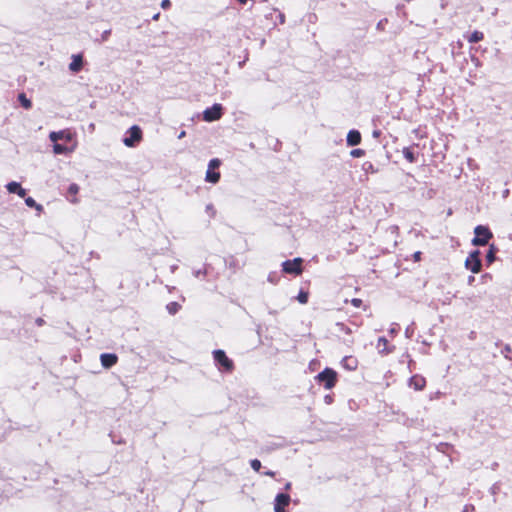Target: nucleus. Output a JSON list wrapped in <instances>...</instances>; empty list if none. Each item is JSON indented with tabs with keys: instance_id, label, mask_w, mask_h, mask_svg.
Masks as SVG:
<instances>
[{
	"instance_id": "obj_21",
	"label": "nucleus",
	"mask_w": 512,
	"mask_h": 512,
	"mask_svg": "<svg viewBox=\"0 0 512 512\" xmlns=\"http://www.w3.org/2000/svg\"><path fill=\"white\" fill-rule=\"evenodd\" d=\"M181 306L177 302H170L167 304L166 309L169 314L174 315L180 310Z\"/></svg>"
},
{
	"instance_id": "obj_8",
	"label": "nucleus",
	"mask_w": 512,
	"mask_h": 512,
	"mask_svg": "<svg viewBox=\"0 0 512 512\" xmlns=\"http://www.w3.org/2000/svg\"><path fill=\"white\" fill-rule=\"evenodd\" d=\"M291 501L290 495L286 493H278L274 501V512H287L285 507L289 505Z\"/></svg>"
},
{
	"instance_id": "obj_42",
	"label": "nucleus",
	"mask_w": 512,
	"mask_h": 512,
	"mask_svg": "<svg viewBox=\"0 0 512 512\" xmlns=\"http://www.w3.org/2000/svg\"><path fill=\"white\" fill-rule=\"evenodd\" d=\"M325 402L330 404L332 402V397L329 395L325 396Z\"/></svg>"
},
{
	"instance_id": "obj_29",
	"label": "nucleus",
	"mask_w": 512,
	"mask_h": 512,
	"mask_svg": "<svg viewBox=\"0 0 512 512\" xmlns=\"http://www.w3.org/2000/svg\"><path fill=\"white\" fill-rule=\"evenodd\" d=\"M79 192V186L75 183H72L68 187V193L72 195H76Z\"/></svg>"
},
{
	"instance_id": "obj_6",
	"label": "nucleus",
	"mask_w": 512,
	"mask_h": 512,
	"mask_svg": "<svg viewBox=\"0 0 512 512\" xmlns=\"http://www.w3.org/2000/svg\"><path fill=\"white\" fill-rule=\"evenodd\" d=\"M213 357H214V361L216 362V364L218 366H220L223 370L231 371L233 369L232 360H230L227 357L226 353L223 350H221V349L214 350Z\"/></svg>"
},
{
	"instance_id": "obj_44",
	"label": "nucleus",
	"mask_w": 512,
	"mask_h": 512,
	"mask_svg": "<svg viewBox=\"0 0 512 512\" xmlns=\"http://www.w3.org/2000/svg\"><path fill=\"white\" fill-rule=\"evenodd\" d=\"M159 16H160V14H159V13H156L155 15H153L152 19H153V20H158V19H159Z\"/></svg>"
},
{
	"instance_id": "obj_25",
	"label": "nucleus",
	"mask_w": 512,
	"mask_h": 512,
	"mask_svg": "<svg viewBox=\"0 0 512 512\" xmlns=\"http://www.w3.org/2000/svg\"><path fill=\"white\" fill-rule=\"evenodd\" d=\"M250 466L256 472H259L262 467L261 462L258 459H252L250 461Z\"/></svg>"
},
{
	"instance_id": "obj_27",
	"label": "nucleus",
	"mask_w": 512,
	"mask_h": 512,
	"mask_svg": "<svg viewBox=\"0 0 512 512\" xmlns=\"http://www.w3.org/2000/svg\"><path fill=\"white\" fill-rule=\"evenodd\" d=\"M364 154H365V151H364L363 149H360V148L353 149V150L350 152V155H351L353 158H360V157H362Z\"/></svg>"
},
{
	"instance_id": "obj_10",
	"label": "nucleus",
	"mask_w": 512,
	"mask_h": 512,
	"mask_svg": "<svg viewBox=\"0 0 512 512\" xmlns=\"http://www.w3.org/2000/svg\"><path fill=\"white\" fill-rule=\"evenodd\" d=\"M362 137L361 133L356 130L352 129L348 132L346 142L348 146H357L361 143Z\"/></svg>"
},
{
	"instance_id": "obj_4",
	"label": "nucleus",
	"mask_w": 512,
	"mask_h": 512,
	"mask_svg": "<svg viewBox=\"0 0 512 512\" xmlns=\"http://www.w3.org/2000/svg\"><path fill=\"white\" fill-rule=\"evenodd\" d=\"M480 255L481 253L479 250H474L469 254L465 261V267L473 273H479L481 271L482 263Z\"/></svg>"
},
{
	"instance_id": "obj_43",
	"label": "nucleus",
	"mask_w": 512,
	"mask_h": 512,
	"mask_svg": "<svg viewBox=\"0 0 512 512\" xmlns=\"http://www.w3.org/2000/svg\"><path fill=\"white\" fill-rule=\"evenodd\" d=\"M491 493H492V494H496V493H497V486H496V485H493V486L491 487Z\"/></svg>"
},
{
	"instance_id": "obj_32",
	"label": "nucleus",
	"mask_w": 512,
	"mask_h": 512,
	"mask_svg": "<svg viewBox=\"0 0 512 512\" xmlns=\"http://www.w3.org/2000/svg\"><path fill=\"white\" fill-rule=\"evenodd\" d=\"M351 303L354 307H360L362 305V300L359 298H354L351 300Z\"/></svg>"
},
{
	"instance_id": "obj_14",
	"label": "nucleus",
	"mask_w": 512,
	"mask_h": 512,
	"mask_svg": "<svg viewBox=\"0 0 512 512\" xmlns=\"http://www.w3.org/2000/svg\"><path fill=\"white\" fill-rule=\"evenodd\" d=\"M388 340L385 337L378 338L377 341V349L381 354H388L391 352L390 349L387 348Z\"/></svg>"
},
{
	"instance_id": "obj_31",
	"label": "nucleus",
	"mask_w": 512,
	"mask_h": 512,
	"mask_svg": "<svg viewBox=\"0 0 512 512\" xmlns=\"http://www.w3.org/2000/svg\"><path fill=\"white\" fill-rule=\"evenodd\" d=\"M110 34H111V30H110V29L105 30V31L102 33V35H101V40H102V41H106V40H108V38H109Z\"/></svg>"
},
{
	"instance_id": "obj_11",
	"label": "nucleus",
	"mask_w": 512,
	"mask_h": 512,
	"mask_svg": "<svg viewBox=\"0 0 512 512\" xmlns=\"http://www.w3.org/2000/svg\"><path fill=\"white\" fill-rule=\"evenodd\" d=\"M6 189L9 193L17 194L19 197H25L26 190L21 187L20 183L12 181L6 185Z\"/></svg>"
},
{
	"instance_id": "obj_30",
	"label": "nucleus",
	"mask_w": 512,
	"mask_h": 512,
	"mask_svg": "<svg viewBox=\"0 0 512 512\" xmlns=\"http://www.w3.org/2000/svg\"><path fill=\"white\" fill-rule=\"evenodd\" d=\"M511 352V347L509 344L504 345L501 350V354L504 355L505 358H509L508 354Z\"/></svg>"
},
{
	"instance_id": "obj_36",
	"label": "nucleus",
	"mask_w": 512,
	"mask_h": 512,
	"mask_svg": "<svg viewBox=\"0 0 512 512\" xmlns=\"http://www.w3.org/2000/svg\"><path fill=\"white\" fill-rule=\"evenodd\" d=\"M193 274L195 277H200L201 275H205L206 271L205 270H196L193 272Z\"/></svg>"
},
{
	"instance_id": "obj_5",
	"label": "nucleus",
	"mask_w": 512,
	"mask_h": 512,
	"mask_svg": "<svg viewBox=\"0 0 512 512\" xmlns=\"http://www.w3.org/2000/svg\"><path fill=\"white\" fill-rule=\"evenodd\" d=\"M223 115V107L221 104L215 103L211 107L203 111V119L206 122L219 120Z\"/></svg>"
},
{
	"instance_id": "obj_2",
	"label": "nucleus",
	"mask_w": 512,
	"mask_h": 512,
	"mask_svg": "<svg viewBox=\"0 0 512 512\" xmlns=\"http://www.w3.org/2000/svg\"><path fill=\"white\" fill-rule=\"evenodd\" d=\"M475 237L472 239L474 246H484L488 244L489 240L493 237L492 232L487 226L478 225L474 229Z\"/></svg>"
},
{
	"instance_id": "obj_49",
	"label": "nucleus",
	"mask_w": 512,
	"mask_h": 512,
	"mask_svg": "<svg viewBox=\"0 0 512 512\" xmlns=\"http://www.w3.org/2000/svg\"><path fill=\"white\" fill-rule=\"evenodd\" d=\"M113 442L118 443V444L122 443V441H120V439H117V441L113 440Z\"/></svg>"
},
{
	"instance_id": "obj_38",
	"label": "nucleus",
	"mask_w": 512,
	"mask_h": 512,
	"mask_svg": "<svg viewBox=\"0 0 512 512\" xmlns=\"http://www.w3.org/2000/svg\"><path fill=\"white\" fill-rule=\"evenodd\" d=\"M35 323L37 326H42L44 324V320L42 318H37Z\"/></svg>"
},
{
	"instance_id": "obj_15",
	"label": "nucleus",
	"mask_w": 512,
	"mask_h": 512,
	"mask_svg": "<svg viewBox=\"0 0 512 512\" xmlns=\"http://www.w3.org/2000/svg\"><path fill=\"white\" fill-rule=\"evenodd\" d=\"M497 251L498 248L494 244H491L489 246V249L486 254V261L488 264H492L495 261Z\"/></svg>"
},
{
	"instance_id": "obj_50",
	"label": "nucleus",
	"mask_w": 512,
	"mask_h": 512,
	"mask_svg": "<svg viewBox=\"0 0 512 512\" xmlns=\"http://www.w3.org/2000/svg\"><path fill=\"white\" fill-rule=\"evenodd\" d=\"M268 280H269L270 282H273V277H271V275H270V276L268 277Z\"/></svg>"
},
{
	"instance_id": "obj_3",
	"label": "nucleus",
	"mask_w": 512,
	"mask_h": 512,
	"mask_svg": "<svg viewBox=\"0 0 512 512\" xmlns=\"http://www.w3.org/2000/svg\"><path fill=\"white\" fill-rule=\"evenodd\" d=\"M142 140V130L138 125L131 126L123 138L125 146L133 148Z\"/></svg>"
},
{
	"instance_id": "obj_13",
	"label": "nucleus",
	"mask_w": 512,
	"mask_h": 512,
	"mask_svg": "<svg viewBox=\"0 0 512 512\" xmlns=\"http://www.w3.org/2000/svg\"><path fill=\"white\" fill-rule=\"evenodd\" d=\"M83 66V59L81 55H73L72 62L69 64V69L72 72H78Z\"/></svg>"
},
{
	"instance_id": "obj_40",
	"label": "nucleus",
	"mask_w": 512,
	"mask_h": 512,
	"mask_svg": "<svg viewBox=\"0 0 512 512\" xmlns=\"http://www.w3.org/2000/svg\"><path fill=\"white\" fill-rule=\"evenodd\" d=\"M474 281H475V277L474 276H469L468 277L467 282H468L469 285H472Z\"/></svg>"
},
{
	"instance_id": "obj_18",
	"label": "nucleus",
	"mask_w": 512,
	"mask_h": 512,
	"mask_svg": "<svg viewBox=\"0 0 512 512\" xmlns=\"http://www.w3.org/2000/svg\"><path fill=\"white\" fill-rule=\"evenodd\" d=\"M403 153V156L404 158L410 162V163H414L416 162V157H415V154L414 152L409 148V147H405L402 151Z\"/></svg>"
},
{
	"instance_id": "obj_20",
	"label": "nucleus",
	"mask_w": 512,
	"mask_h": 512,
	"mask_svg": "<svg viewBox=\"0 0 512 512\" xmlns=\"http://www.w3.org/2000/svg\"><path fill=\"white\" fill-rule=\"evenodd\" d=\"M362 169L365 173H377L378 169L374 167L372 162L366 161L362 165Z\"/></svg>"
},
{
	"instance_id": "obj_16",
	"label": "nucleus",
	"mask_w": 512,
	"mask_h": 512,
	"mask_svg": "<svg viewBox=\"0 0 512 512\" xmlns=\"http://www.w3.org/2000/svg\"><path fill=\"white\" fill-rule=\"evenodd\" d=\"M220 179V173L219 172H213L212 170L208 169L206 172L205 180L210 183H217Z\"/></svg>"
},
{
	"instance_id": "obj_48",
	"label": "nucleus",
	"mask_w": 512,
	"mask_h": 512,
	"mask_svg": "<svg viewBox=\"0 0 512 512\" xmlns=\"http://www.w3.org/2000/svg\"><path fill=\"white\" fill-rule=\"evenodd\" d=\"M113 442L118 443V444L122 443V441H120V439H117V441L113 440Z\"/></svg>"
},
{
	"instance_id": "obj_47",
	"label": "nucleus",
	"mask_w": 512,
	"mask_h": 512,
	"mask_svg": "<svg viewBox=\"0 0 512 512\" xmlns=\"http://www.w3.org/2000/svg\"><path fill=\"white\" fill-rule=\"evenodd\" d=\"M390 333L391 334H395L396 333V329L395 328L390 329Z\"/></svg>"
},
{
	"instance_id": "obj_17",
	"label": "nucleus",
	"mask_w": 512,
	"mask_h": 512,
	"mask_svg": "<svg viewBox=\"0 0 512 512\" xmlns=\"http://www.w3.org/2000/svg\"><path fill=\"white\" fill-rule=\"evenodd\" d=\"M18 100L23 108L30 109L32 107V102L26 97L25 93H20L18 95Z\"/></svg>"
},
{
	"instance_id": "obj_33",
	"label": "nucleus",
	"mask_w": 512,
	"mask_h": 512,
	"mask_svg": "<svg viewBox=\"0 0 512 512\" xmlns=\"http://www.w3.org/2000/svg\"><path fill=\"white\" fill-rule=\"evenodd\" d=\"M206 211H207L208 213H210V215H211V216H214V214H215V210H214V207H213V205H212V204H208V205L206 206Z\"/></svg>"
},
{
	"instance_id": "obj_7",
	"label": "nucleus",
	"mask_w": 512,
	"mask_h": 512,
	"mask_svg": "<svg viewBox=\"0 0 512 512\" xmlns=\"http://www.w3.org/2000/svg\"><path fill=\"white\" fill-rule=\"evenodd\" d=\"M302 258L286 260L282 263V269L285 273L299 275L302 273Z\"/></svg>"
},
{
	"instance_id": "obj_23",
	"label": "nucleus",
	"mask_w": 512,
	"mask_h": 512,
	"mask_svg": "<svg viewBox=\"0 0 512 512\" xmlns=\"http://www.w3.org/2000/svg\"><path fill=\"white\" fill-rule=\"evenodd\" d=\"M25 204L30 208H35L38 211L42 210V205L38 204L32 197L25 198Z\"/></svg>"
},
{
	"instance_id": "obj_22",
	"label": "nucleus",
	"mask_w": 512,
	"mask_h": 512,
	"mask_svg": "<svg viewBox=\"0 0 512 512\" xmlns=\"http://www.w3.org/2000/svg\"><path fill=\"white\" fill-rule=\"evenodd\" d=\"M484 35L480 31H474L468 38L470 43H477L483 39Z\"/></svg>"
},
{
	"instance_id": "obj_24",
	"label": "nucleus",
	"mask_w": 512,
	"mask_h": 512,
	"mask_svg": "<svg viewBox=\"0 0 512 512\" xmlns=\"http://www.w3.org/2000/svg\"><path fill=\"white\" fill-rule=\"evenodd\" d=\"M410 381L411 383H414V388L416 390H421L424 387L425 380L422 378L418 379L416 377H412Z\"/></svg>"
},
{
	"instance_id": "obj_26",
	"label": "nucleus",
	"mask_w": 512,
	"mask_h": 512,
	"mask_svg": "<svg viewBox=\"0 0 512 512\" xmlns=\"http://www.w3.org/2000/svg\"><path fill=\"white\" fill-rule=\"evenodd\" d=\"M297 300L301 303V304H305L307 303L308 301V293L307 292H304V291H300V293L298 294L297 296Z\"/></svg>"
},
{
	"instance_id": "obj_45",
	"label": "nucleus",
	"mask_w": 512,
	"mask_h": 512,
	"mask_svg": "<svg viewBox=\"0 0 512 512\" xmlns=\"http://www.w3.org/2000/svg\"><path fill=\"white\" fill-rule=\"evenodd\" d=\"M185 131H181V133L178 135V138L181 139L185 136Z\"/></svg>"
},
{
	"instance_id": "obj_46",
	"label": "nucleus",
	"mask_w": 512,
	"mask_h": 512,
	"mask_svg": "<svg viewBox=\"0 0 512 512\" xmlns=\"http://www.w3.org/2000/svg\"><path fill=\"white\" fill-rule=\"evenodd\" d=\"M290 488H291V483H287V484L285 485V489H286V490H289Z\"/></svg>"
},
{
	"instance_id": "obj_37",
	"label": "nucleus",
	"mask_w": 512,
	"mask_h": 512,
	"mask_svg": "<svg viewBox=\"0 0 512 512\" xmlns=\"http://www.w3.org/2000/svg\"><path fill=\"white\" fill-rule=\"evenodd\" d=\"M278 18H279V22H280L281 24H283V23L285 22V16H284V14L279 13Z\"/></svg>"
},
{
	"instance_id": "obj_39",
	"label": "nucleus",
	"mask_w": 512,
	"mask_h": 512,
	"mask_svg": "<svg viewBox=\"0 0 512 512\" xmlns=\"http://www.w3.org/2000/svg\"><path fill=\"white\" fill-rule=\"evenodd\" d=\"M420 256H421V252L420 251H417V252L414 253V259L416 261L420 260Z\"/></svg>"
},
{
	"instance_id": "obj_41",
	"label": "nucleus",
	"mask_w": 512,
	"mask_h": 512,
	"mask_svg": "<svg viewBox=\"0 0 512 512\" xmlns=\"http://www.w3.org/2000/svg\"><path fill=\"white\" fill-rule=\"evenodd\" d=\"M264 474L267 475V476H270V477H274L275 476V472H273L271 470L266 471Z\"/></svg>"
},
{
	"instance_id": "obj_1",
	"label": "nucleus",
	"mask_w": 512,
	"mask_h": 512,
	"mask_svg": "<svg viewBox=\"0 0 512 512\" xmlns=\"http://www.w3.org/2000/svg\"><path fill=\"white\" fill-rule=\"evenodd\" d=\"M315 379L323 384L324 388L329 390L332 389L337 381V372L332 368H325L323 371L317 374Z\"/></svg>"
},
{
	"instance_id": "obj_19",
	"label": "nucleus",
	"mask_w": 512,
	"mask_h": 512,
	"mask_svg": "<svg viewBox=\"0 0 512 512\" xmlns=\"http://www.w3.org/2000/svg\"><path fill=\"white\" fill-rule=\"evenodd\" d=\"M53 143H54L53 144V152L57 155L66 154L70 151L66 146H64L62 144H59L57 142H53Z\"/></svg>"
},
{
	"instance_id": "obj_51",
	"label": "nucleus",
	"mask_w": 512,
	"mask_h": 512,
	"mask_svg": "<svg viewBox=\"0 0 512 512\" xmlns=\"http://www.w3.org/2000/svg\"><path fill=\"white\" fill-rule=\"evenodd\" d=\"M176 268H177V266H172V267H171L172 272H174V270H175Z\"/></svg>"
},
{
	"instance_id": "obj_28",
	"label": "nucleus",
	"mask_w": 512,
	"mask_h": 512,
	"mask_svg": "<svg viewBox=\"0 0 512 512\" xmlns=\"http://www.w3.org/2000/svg\"><path fill=\"white\" fill-rule=\"evenodd\" d=\"M221 164V161L218 158L211 159L208 165V169L212 170L218 168Z\"/></svg>"
},
{
	"instance_id": "obj_12",
	"label": "nucleus",
	"mask_w": 512,
	"mask_h": 512,
	"mask_svg": "<svg viewBox=\"0 0 512 512\" xmlns=\"http://www.w3.org/2000/svg\"><path fill=\"white\" fill-rule=\"evenodd\" d=\"M49 139L52 141V142H58V140H66V141H70L72 139V134L70 132H67V131H54V132H51L50 135H49Z\"/></svg>"
},
{
	"instance_id": "obj_35",
	"label": "nucleus",
	"mask_w": 512,
	"mask_h": 512,
	"mask_svg": "<svg viewBox=\"0 0 512 512\" xmlns=\"http://www.w3.org/2000/svg\"><path fill=\"white\" fill-rule=\"evenodd\" d=\"M475 508L473 505H465L462 512H471V511H474Z\"/></svg>"
},
{
	"instance_id": "obj_34",
	"label": "nucleus",
	"mask_w": 512,
	"mask_h": 512,
	"mask_svg": "<svg viewBox=\"0 0 512 512\" xmlns=\"http://www.w3.org/2000/svg\"><path fill=\"white\" fill-rule=\"evenodd\" d=\"M170 5H171L170 0H163V1L161 2V7H162L163 9H167V8H169V7H170Z\"/></svg>"
},
{
	"instance_id": "obj_9",
	"label": "nucleus",
	"mask_w": 512,
	"mask_h": 512,
	"mask_svg": "<svg viewBox=\"0 0 512 512\" xmlns=\"http://www.w3.org/2000/svg\"><path fill=\"white\" fill-rule=\"evenodd\" d=\"M118 357L113 353H103L100 356L101 364L104 368H110L117 363Z\"/></svg>"
}]
</instances>
